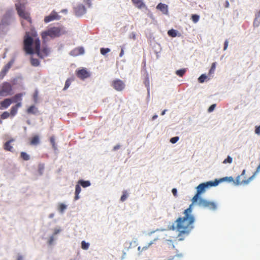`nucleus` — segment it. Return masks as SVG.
Here are the masks:
<instances>
[{
	"mask_svg": "<svg viewBox=\"0 0 260 260\" xmlns=\"http://www.w3.org/2000/svg\"><path fill=\"white\" fill-rule=\"evenodd\" d=\"M75 11L76 15L80 16L86 13V9L83 5H80L75 8Z\"/></svg>",
	"mask_w": 260,
	"mask_h": 260,
	"instance_id": "nucleus-17",
	"label": "nucleus"
},
{
	"mask_svg": "<svg viewBox=\"0 0 260 260\" xmlns=\"http://www.w3.org/2000/svg\"><path fill=\"white\" fill-rule=\"evenodd\" d=\"M58 238L50 235L46 239V244L49 247H52L55 245Z\"/></svg>",
	"mask_w": 260,
	"mask_h": 260,
	"instance_id": "nucleus-15",
	"label": "nucleus"
},
{
	"mask_svg": "<svg viewBox=\"0 0 260 260\" xmlns=\"http://www.w3.org/2000/svg\"><path fill=\"white\" fill-rule=\"evenodd\" d=\"M81 191V188L80 187V185L78 184V182L77 183V184L75 186V193H79Z\"/></svg>",
	"mask_w": 260,
	"mask_h": 260,
	"instance_id": "nucleus-43",
	"label": "nucleus"
},
{
	"mask_svg": "<svg viewBox=\"0 0 260 260\" xmlns=\"http://www.w3.org/2000/svg\"><path fill=\"white\" fill-rule=\"evenodd\" d=\"M67 209V206L63 203H58L57 206V210L59 213L62 214Z\"/></svg>",
	"mask_w": 260,
	"mask_h": 260,
	"instance_id": "nucleus-20",
	"label": "nucleus"
},
{
	"mask_svg": "<svg viewBox=\"0 0 260 260\" xmlns=\"http://www.w3.org/2000/svg\"><path fill=\"white\" fill-rule=\"evenodd\" d=\"M110 51V49L109 48H101V53L102 55H104L106 53H109Z\"/></svg>",
	"mask_w": 260,
	"mask_h": 260,
	"instance_id": "nucleus-39",
	"label": "nucleus"
},
{
	"mask_svg": "<svg viewBox=\"0 0 260 260\" xmlns=\"http://www.w3.org/2000/svg\"><path fill=\"white\" fill-rule=\"evenodd\" d=\"M77 75L80 79L84 80L89 77L90 73L86 69L82 68L77 71Z\"/></svg>",
	"mask_w": 260,
	"mask_h": 260,
	"instance_id": "nucleus-11",
	"label": "nucleus"
},
{
	"mask_svg": "<svg viewBox=\"0 0 260 260\" xmlns=\"http://www.w3.org/2000/svg\"><path fill=\"white\" fill-rule=\"evenodd\" d=\"M120 147V145H117L116 146H115L114 147H113V150L114 151H116L117 150H118V149H119Z\"/></svg>",
	"mask_w": 260,
	"mask_h": 260,
	"instance_id": "nucleus-58",
	"label": "nucleus"
},
{
	"mask_svg": "<svg viewBox=\"0 0 260 260\" xmlns=\"http://www.w3.org/2000/svg\"><path fill=\"white\" fill-rule=\"evenodd\" d=\"M78 184L81 185L83 187H87L90 186L91 183L89 181H84L83 180H80L78 181Z\"/></svg>",
	"mask_w": 260,
	"mask_h": 260,
	"instance_id": "nucleus-23",
	"label": "nucleus"
},
{
	"mask_svg": "<svg viewBox=\"0 0 260 260\" xmlns=\"http://www.w3.org/2000/svg\"><path fill=\"white\" fill-rule=\"evenodd\" d=\"M25 256L21 253H18L16 255V260H25Z\"/></svg>",
	"mask_w": 260,
	"mask_h": 260,
	"instance_id": "nucleus-40",
	"label": "nucleus"
},
{
	"mask_svg": "<svg viewBox=\"0 0 260 260\" xmlns=\"http://www.w3.org/2000/svg\"><path fill=\"white\" fill-rule=\"evenodd\" d=\"M112 87L118 91H121L125 88L124 82L119 79L114 80L112 82Z\"/></svg>",
	"mask_w": 260,
	"mask_h": 260,
	"instance_id": "nucleus-10",
	"label": "nucleus"
},
{
	"mask_svg": "<svg viewBox=\"0 0 260 260\" xmlns=\"http://www.w3.org/2000/svg\"><path fill=\"white\" fill-rule=\"evenodd\" d=\"M207 79L208 77L206 74H202L199 77L198 81L200 83H203Z\"/></svg>",
	"mask_w": 260,
	"mask_h": 260,
	"instance_id": "nucleus-30",
	"label": "nucleus"
},
{
	"mask_svg": "<svg viewBox=\"0 0 260 260\" xmlns=\"http://www.w3.org/2000/svg\"><path fill=\"white\" fill-rule=\"evenodd\" d=\"M69 84H68V83L67 82H66L64 89L68 88L69 87Z\"/></svg>",
	"mask_w": 260,
	"mask_h": 260,
	"instance_id": "nucleus-62",
	"label": "nucleus"
},
{
	"mask_svg": "<svg viewBox=\"0 0 260 260\" xmlns=\"http://www.w3.org/2000/svg\"><path fill=\"white\" fill-rule=\"evenodd\" d=\"M224 45V46L223 48V50L225 51L227 49L228 46H229V41L227 40L225 41Z\"/></svg>",
	"mask_w": 260,
	"mask_h": 260,
	"instance_id": "nucleus-49",
	"label": "nucleus"
},
{
	"mask_svg": "<svg viewBox=\"0 0 260 260\" xmlns=\"http://www.w3.org/2000/svg\"><path fill=\"white\" fill-rule=\"evenodd\" d=\"M51 233L50 235L58 238V235L62 232V229L59 225L55 226L51 229Z\"/></svg>",
	"mask_w": 260,
	"mask_h": 260,
	"instance_id": "nucleus-16",
	"label": "nucleus"
},
{
	"mask_svg": "<svg viewBox=\"0 0 260 260\" xmlns=\"http://www.w3.org/2000/svg\"><path fill=\"white\" fill-rule=\"evenodd\" d=\"M16 103L17 104H16V105H15V106L16 107V108L18 109V108L21 107L22 104H21V101H19V102H16Z\"/></svg>",
	"mask_w": 260,
	"mask_h": 260,
	"instance_id": "nucleus-52",
	"label": "nucleus"
},
{
	"mask_svg": "<svg viewBox=\"0 0 260 260\" xmlns=\"http://www.w3.org/2000/svg\"><path fill=\"white\" fill-rule=\"evenodd\" d=\"M172 192L174 197H177V190L176 188H174L172 190Z\"/></svg>",
	"mask_w": 260,
	"mask_h": 260,
	"instance_id": "nucleus-48",
	"label": "nucleus"
},
{
	"mask_svg": "<svg viewBox=\"0 0 260 260\" xmlns=\"http://www.w3.org/2000/svg\"><path fill=\"white\" fill-rule=\"evenodd\" d=\"M43 169H44L43 166H40L39 167V172H40V174H42Z\"/></svg>",
	"mask_w": 260,
	"mask_h": 260,
	"instance_id": "nucleus-55",
	"label": "nucleus"
},
{
	"mask_svg": "<svg viewBox=\"0 0 260 260\" xmlns=\"http://www.w3.org/2000/svg\"><path fill=\"white\" fill-rule=\"evenodd\" d=\"M199 200H196L195 201H193V197L191 199L192 203L189 206V207L184 211L183 214L184 215H188L189 216H194L192 214L193 207L194 205H198V202Z\"/></svg>",
	"mask_w": 260,
	"mask_h": 260,
	"instance_id": "nucleus-12",
	"label": "nucleus"
},
{
	"mask_svg": "<svg viewBox=\"0 0 260 260\" xmlns=\"http://www.w3.org/2000/svg\"><path fill=\"white\" fill-rule=\"evenodd\" d=\"M16 8L18 15L22 19L26 20L29 23L31 22V19L29 13L26 10L24 5L20 4H16Z\"/></svg>",
	"mask_w": 260,
	"mask_h": 260,
	"instance_id": "nucleus-7",
	"label": "nucleus"
},
{
	"mask_svg": "<svg viewBox=\"0 0 260 260\" xmlns=\"http://www.w3.org/2000/svg\"><path fill=\"white\" fill-rule=\"evenodd\" d=\"M40 143V140L39 136L36 135L32 138L30 144L32 145H37Z\"/></svg>",
	"mask_w": 260,
	"mask_h": 260,
	"instance_id": "nucleus-22",
	"label": "nucleus"
},
{
	"mask_svg": "<svg viewBox=\"0 0 260 260\" xmlns=\"http://www.w3.org/2000/svg\"><path fill=\"white\" fill-rule=\"evenodd\" d=\"M55 216V213H51L48 215V218L49 219H52Z\"/></svg>",
	"mask_w": 260,
	"mask_h": 260,
	"instance_id": "nucleus-54",
	"label": "nucleus"
},
{
	"mask_svg": "<svg viewBox=\"0 0 260 260\" xmlns=\"http://www.w3.org/2000/svg\"><path fill=\"white\" fill-rule=\"evenodd\" d=\"M12 87L9 83H4L0 86V96H7L12 94Z\"/></svg>",
	"mask_w": 260,
	"mask_h": 260,
	"instance_id": "nucleus-9",
	"label": "nucleus"
},
{
	"mask_svg": "<svg viewBox=\"0 0 260 260\" xmlns=\"http://www.w3.org/2000/svg\"><path fill=\"white\" fill-rule=\"evenodd\" d=\"M58 15L56 13H52L49 16H46L44 19L46 23L49 22L54 20L58 19Z\"/></svg>",
	"mask_w": 260,
	"mask_h": 260,
	"instance_id": "nucleus-18",
	"label": "nucleus"
},
{
	"mask_svg": "<svg viewBox=\"0 0 260 260\" xmlns=\"http://www.w3.org/2000/svg\"><path fill=\"white\" fill-rule=\"evenodd\" d=\"M14 141V139H12L6 142L4 144V149L9 151L12 152L13 151V146L11 145V143Z\"/></svg>",
	"mask_w": 260,
	"mask_h": 260,
	"instance_id": "nucleus-19",
	"label": "nucleus"
},
{
	"mask_svg": "<svg viewBox=\"0 0 260 260\" xmlns=\"http://www.w3.org/2000/svg\"><path fill=\"white\" fill-rule=\"evenodd\" d=\"M124 50L123 49H121V52L119 54V56L121 57H122L124 55Z\"/></svg>",
	"mask_w": 260,
	"mask_h": 260,
	"instance_id": "nucleus-59",
	"label": "nucleus"
},
{
	"mask_svg": "<svg viewBox=\"0 0 260 260\" xmlns=\"http://www.w3.org/2000/svg\"><path fill=\"white\" fill-rule=\"evenodd\" d=\"M166 231V229H156L155 230V231Z\"/></svg>",
	"mask_w": 260,
	"mask_h": 260,
	"instance_id": "nucleus-64",
	"label": "nucleus"
},
{
	"mask_svg": "<svg viewBox=\"0 0 260 260\" xmlns=\"http://www.w3.org/2000/svg\"><path fill=\"white\" fill-rule=\"evenodd\" d=\"M90 246V243L89 242H86L85 241H82L81 242V248L82 249L87 250L89 249Z\"/></svg>",
	"mask_w": 260,
	"mask_h": 260,
	"instance_id": "nucleus-29",
	"label": "nucleus"
},
{
	"mask_svg": "<svg viewBox=\"0 0 260 260\" xmlns=\"http://www.w3.org/2000/svg\"><path fill=\"white\" fill-rule=\"evenodd\" d=\"M233 158L231 156L229 155V156H228L227 158L223 160V163L224 164H228V163L232 164L233 162Z\"/></svg>",
	"mask_w": 260,
	"mask_h": 260,
	"instance_id": "nucleus-35",
	"label": "nucleus"
},
{
	"mask_svg": "<svg viewBox=\"0 0 260 260\" xmlns=\"http://www.w3.org/2000/svg\"><path fill=\"white\" fill-rule=\"evenodd\" d=\"M134 6L140 10L147 9V6L143 0H131Z\"/></svg>",
	"mask_w": 260,
	"mask_h": 260,
	"instance_id": "nucleus-13",
	"label": "nucleus"
},
{
	"mask_svg": "<svg viewBox=\"0 0 260 260\" xmlns=\"http://www.w3.org/2000/svg\"><path fill=\"white\" fill-rule=\"evenodd\" d=\"M225 181H233V178L232 177H226L219 180L215 179L214 181H210L200 183L196 187L197 192L193 196V201H195L196 200H200V199H203L201 197V195L204 194L208 189L211 187L216 186L219 183Z\"/></svg>",
	"mask_w": 260,
	"mask_h": 260,
	"instance_id": "nucleus-3",
	"label": "nucleus"
},
{
	"mask_svg": "<svg viewBox=\"0 0 260 260\" xmlns=\"http://www.w3.org/2000/svg\"><path fill=\"white\" fill-rule=\"evenodd\" d=\"M40 41L36 32H32L31 35L26 32L24 38V49L27 54L36 53L40 58H43L49 53L47 48L40 50Z\"/></svg>",
	"mask_w": 260,
	"mask_h": 260,
	"instance_id": "nucleus-1",
	"label": "nucleus"
},
{
	"mask_svg": "<svg viewBox=\"0 0 260 260\" xmlns=\"http://www.w3.org/2000/svg\"><path fill=\"white\" fill-rule=\"evenodd\" d=\"M215 68H216V63L214 62L212 64V66H211V69H210V70L209 71V74H212L214 73V72L215 71Z\"/></svg>",
	"mask_w": 260,
	"mask_h": 260,
	"instance_id": "nucleus-41",
	"label": "nucleus"
},
{
	"mask_svg": "<svg viewBox=\"0 0 260 260\" xmlns=\"http://www.w3.org/2000/svg\"><path fill=\"white\" fill-rule=\"evenodd\" d=\"M84 2L87 5L89 6L90 4L91 0H84Z\"/></svg>",
	"mask_w": 260,
	"mask_h": 260,
	"instance_id": "nucleus-60",
	"label": "nucleus"
},
{
	"mask_svg": "<svg viewBox=\"0 0 260 260\" xmlns=\"http://www.w3.org/2000/svg\"><path fill=\"white\" fill-rule=\"evenodd\" d=\"M17 110L18 109L15 106L12 107L10 110V114L12 117L14 116L16 114Z\"/></svg>",
	"mask_w": 260,
	"mask_h": 260,
	"instance_id": "nucleus-31",
	"label": "nucleus"
},
{
	"mask_svg": "<svg viewBox=\"0 0 260 260\" xmlns=\"http://www.w3.org/2000/svg\"><path fill=\"white\" fill-rule=\"evenodd\" d=\"M138 251L139 252V255H140L142 253V252L144 251V250L143 249V247H142L141 246H139L138 247Z\"/></svg>",
	"mask_w": 260,
	"mask_h": 260,
	"instance_id": "nucleus-51",
	"label": "nucleus"
},
{
	"mask_svg": "<svg viewBox=\"0 0 260 260\" xmlns=\"http://www.w3.org/2000/svg\"><path fill=\"white\" fill-rule=\"evenodd\" d=\"M215 107H216V104H212V105H211L209 107V108L208 110V112H212L215 109Z\"/></svg>",
	"mask_w": 260,
	"mask_h": 260,
	"instance_id": "nucleus-46",
	"label": "nucleus"
},
{
	"mask_svg": "<svg viewBox=\"0 0 260 260\" xmlns=\"http://www.w3.org/2000/svg\"><path fill=\"white\" fill-rule=\"evenodd\" d=\"M156 8L160 10L164 14L168 13V6L165 4L160 3L157 6Z\"/></svg>",
	"mask_w": 260,
	"mask_h": 260,
	"instance_id": "nucleus-21",
	"label": "nucleus"
},
{
	"mask_svg": "<svg viewBox=\"0 0 260 260\" xmlns=\"http://www.w3.org/2000/svg\"><path fill=\"white\" fill-rule=\"evenodd\" d=\"M256 174L254 173L253 175L249 177L247 180H243L242 181V185H245L248 184L251 181H252L256 176Z\"/></svg>",
	"mask_w": 260,
	"mask_h": 260,
	"instance_id": "nucleus-25",
	"label": "nucleus"
},
{
	"mask_svg": "<svg viewBox=\"0 0 260 260\" xmlns=\"http://www.w3.org/2000/svg\"><path fill=\"white\" fill-rule=\"evenodd\" d=\"M165 240L166 241L169 242L170 244H172L173 247L174 248L175 246H174V244L173 243V241L171 239H166Z\"/></svg>",
	"mask_w": 260,
	"mask_h": 260,
	"instance_id": "nucleus-57",
	"label": "nucleus"
},
{
	"mask_svg": "<svg viewBox=\"0 0 260 260\" xmlns=\"http://www.w3.org/2000/svg\"><path fill=\"white\" fill-rule=\"evenodd\" d=\"M195 220L194 216L184 215V217L178 218L171 225H169L168 229L177 231L179 232L178 237L182 234L187 235L194 228Z\"/></svg>",
	"mask_w": 260,
	"mask_h": 260,
	"instance_id": "nucleus-2",
	"label": "nucleus"
},
{
	"mask_svg": "<svg viewBox=\"0 0 260 260\" xmlns=\"http://www.w3.org/2000/svg\"><path fill=\"white\" fill-rule=\"evenodd\" d=\"M23 94L19 93L15 95L11 98H7L2 101L0 103V109H5L8 108L13 102L21 101Z\"/></svg>",
	"mask_w": 260,
	"mask_h": 260,
	"instance_id": "nucleus-6",
	"label": "nucleus"
},
{
	"mask_svg": "<svg viewBox=\"0 0 260 260\" xmlns=\"http://www.w3.org/2000/svg\"><path fill=\"white\" fill-rule=\"evenodd\" d=\"M256 174L254 173L253 175L249 177L247 180H243L242 181V185H245L248 184L251 181H252L256 176Z\"/></svg>",
	"mask_w": 260,
	"mask_h": 260,
	"instance_id": "nucleus-26",
	"label": "nucleus"
},
{
	"mask_svg": "<svg viewBox=\"0 0 260 260\" xmlns=\"http://www.w3.org/2000/svg\"><path fill=\"white\" fill-rule=\"evenodd\" d=\"M185 69H181V70H177L176 72V74L178 76H182L183 75V74L185 73Z\"/></svg>",
	"mask_w": 260,
	"mask_h": 260,
	"instance_id": "nucleus-42",
	"label": "nucleus"
},
{
	"mask_svg": "<svg viewBox=\"0 0 260 260\" xmlns=\"http://www.w3.org/2000/svg\"><path fill=\"white\" fill-rule=\"evenodd\" d=\"M127 198V194L126 193H124L120 198V200L121 202H124Z\"/></svg>",
	"mask_w": 260,
	"mask_h": 260,
	"instance_id": "nucleus-47",
	"label": "nucleus"
},
{
	"mask_svg": "<svg viewBox=\"0 0 260 260\" xmlns=\"http://www.w3.org/2000/svg\"><path fill=\"white\" fill-rule=\"evenodd\" d=\"M66 32L63 27H53L48 29L41 34L42 38L44 41L50 39L58 37Z\"/></svg>",
	"mask_w": 260,
	"mask_h": 260,
	"instance_id": "nucleus-4",
	"label": "nucleus"
},
{
	"mask_svg": "<svg viewBox=\"0 0 260 260\" xmlns=\"http://www.w3.org/2000/svg\"><path fill=\"white\" fill-rule=\"evenodd\" d=\"M31 63L34 66H38L39 64V60L34 58H31Z\"/></svg>",
	"mask_w": 260,
	"mask_h": 260,
	"instance_id": "nucleus-38",
	"label": "nucleus"
},
{
	"mask_svg": "<svg viewBox=\"0 0 260 260\" xmlns=\"http://www.w3.org/2000/svg\"><path fill=\"white\" fill-rule=\"evenodd\" d=\"M240 178H241V176L239 175L236 177L235 181L233 180V181H232L231 182L233 181L234 184L236 186L242 184V181H240Z\"/></svg>",
	"mask_w": 260,
	"mask_h": 260,
	"instance_id": "nucleus-32",
	"label": "nucleus"
},
{
	"mask_svg": "<svg viewBox=\"0 0 260 260\" xmlns=\"http://www.w3.org/2000/svg\"><path fill=\"white\" fill-rule=\"evenodd\" d=\"M28 114H36L38 112V109L35 106H31L27 110Z\"/></svg>",
	"mask_w": 260,
	"mask_h": 260,
	"instance_id": "nucleus-28",
	"label": "nucleus"
},
{
	"mask_svg": "<svg viewBox=\"0 0 260 260\" xmlns=\"http://www.w3.org/2000/svg\"><path fill=\"white\" fill-rule=\"evenodd\" d=\"M157 239H158V238H156L154 239L153 240H152L150 242L148 243L147 244H148V246H150L151 245H152L154 243V242L155 241H156Z\"/></svg>",
	"mask_w": 260,
	"mask_h": 260,
	"instance_id": "nucleus-53",
	"label": "nucleus"
},
{
	"mask_svg": "<svg viewBox=\"0 0 260 260\" xmlns=\"http://www.w3.org/2000/svg\"><path fill=\"white\" fill-rule=\"evenodd\" d=\"M178 137H175L170 139V142L172 144H175L178 141Z\"/></svg>",
	"mask_w": 260,
	"mask_h": 260,
	"instance_id": "nucleus-45",
	"label": "nucleus"
},
{
	"mask_svg": "<svg viewBox=\"0 0 260 260\" xmlns=\"http://www.w3.org/2000/svg\"><path fill=\"white\" fill-rule=\"evenodd\" d=\"M168 34L172 37H175L177 36V31L174 29H170L168 31Z\"/></svg>",
	"mask_w": 260,
	"mask_h": 260,
	"instance_id": "nucleus-33",
	"label": "nucleus"
},
{
	"mask_svg": "<svg viewBox=\"0 0 260 260\" xmlns=\"http://www.w3.org/2000/svg\"><path fill=\"white\" fill-rule=\"evenodd\" d=\"M253 25L255 27H258L260 25V11L256 15L253 22Z\"/></svg>",
	"mask_w": 260,
	"mask_h": 260,
	"instance_id": "nucleus-27",
	"label": "nucleus"
},
{
	"mask_svg": "<svg viewBox=\"0 0 260 260\" xmlns=\"http://www.w3.org/2000/svg\"><path fill=\"white\" fill-rule=\"evenodd\" d=\"M149 247L150 246H148V244H147L145 246H143V247L144 251H146L149 248Z\"/></svg>",
	"mask_w": 260,
	"mask_h": 260,
	"instance_id": "nucleus-61",
	"label": "nucleus"
},
{
	"mask_svg": "<svg viewBox=\"0 0 260 260\" xmlns=\"http://www.w3.org/2000/svg\"><path fill=\"white\" fill-rule=\"evenodd\" d=\"M14 62V60L13 59H11L5 67L3 68L0 73V76L3 78L10 69L12 64Z\"/></svg>",
	"mask_w": 260,
	"mask_h": 260,
	"instance_id": "nucleus-14",
	"label": "nucleus"
},
{
	"mask_svg": "<svg viewBox=\"0 0 260 260\" xmlns=\"http://www.w3.org/2000/svg\"><path fill=\"white\" fill-rule=\"evenodd\" d=\"M72 53L74 55H81L83 54L84 53V50L83 48H78L75 49Z\"/></svg>",
	"mask_w": 260,
	"mask_h": 260,
	"instance_id": "nucleus-24",
	"label": "nucleus"
},
{
	"mask_svg": "<svg viewBox=\"0 0 260 260\" xmlns=\"http://www.w3.org/2000/svg\"><path fill=\"white\" fill-rule=\"evenodd\" d=\"M10 116H11L10 113H9L8 112L6 111V112H3L2 114L1 118L3 119H6L8 118L9 117H10Z\"/></svg>",
	"mask_w": 260,
	"mask_h": 260,
	"instance_id": "nucleus-34",
	"label": "nucleus"
},
{
	"mask_svg": "<svg viewBox=\"0 0 260 260\" xmlns=\"http://www.w3.org/2000/svg\"><path fill=\"white\" fill-rule=\"evenodd\" d=\"M21 156L23 159L25 160H27L29 159V156L24 152L21 153Z\"/></svg>",
	"mask_w": 260,
	"mask_h": 260,
	"instance_id": "nucleus-37",
	"label": "nucleus"
},
{
	"mask_svg": "<svg viewBox=\"0 0 260 260\" xmlns=\"http://www.w3.org/2000/svg\"><path fill=\"white\" fill-rule=\"evenodd\" d=\"M75 196L74 198L75 200H78L80 198L79 193H75Z\"/></svg>",
	"mask_w": 260,
	"mask_h": 260,
	"instance_id": "nucleus-56",
	"label": "nucleus"
},
{
	"mask_svg": "<svg viewBox=\"0 0 260 260\" xmlns=\"http://www.w3.org/2000/svg\"><path fill=\"white\" fill-rule=\"evenodd\" d=\"M50 142H51V143L52 144V147L53 148V149L54 150H56V146H55V139L53 137L51 138Z\"/></svg>",
	"mask_w": 260,
	"mask_h": 260,
	"instance_id": "nucleus-44",
	"label": "nucleus"
},
{
	"mask_svg": "<svg viewBox=\"0 0 260 260\" xmlns=\"http://www.w3.org/2000/svg\"><path fill=\"white\" fill-rule=\"evenodd\" d=\"M255 133L258 136H260V125L256 127L255 130Z\"/></svg>",
	"mask_w": 260,
	"mask_h": 260,
	"instance_id": "nucleus-50",
	"label": "nucleus"
},
{
	"mask_svg": "<svg viewBox=\"0 0 260 260\" xmlns=\"http://www.w3.org/2000/svg\"><path fill=\"white\" fill-rule=\"evenodd\" d=\"M199 19H200L199 15H198L196 14H193L191 16V19H192V21L195 23H196L197 22H198L199 21Z\"/></svg>",
	"mask_w": 260,
	"mask_h": 260,
	"instance_id": "nucleus-36",
	"label": "nucleus"
},
{
	"mask_svg": "<svg viewBox=\"0 0 260 260\" xmlns=\"http://www.w3.org/2000/svg\"><path fill=\"white\" fill-rule=\"evenodd\" d=\"M14 13L12 10H8L0 21V29H3L10 25L14 20Z\"/></svg>",
	"mask_w": 260,
	"mask_h": 260,
	"instance_id": "nucleus-5",
	"label": "nucleus"
},
{
	"mask_svg": "<svg viewBox=\"0 0 260 260\" xmlns=\"http://www.w3.org/2000/svg\"><path fill=\"white\" fill-rule=\"evenodd\" d=\"M246 174V171L245 170H243L242 172V174L241 175H240L241 176H245Z\"/></svg>",
	"mask_w": 260,
	"mask_h": 260,
	"instance_id": "nucleus-63",
	"label": "nucleus"
},
{
	"mask_svg": "<svg viewBox=\"0 0 260 260\" xmlns=\"http://www.w3.org/2000/svg\"><path fill=\"white\" fill-rule=\"evenodd\" d=\"M198 206L209 210L215 211L217 209V204L215 202L209 201L205 199H200L198 202Z\"/></svg>",
	"mask_w": 260,
	"mask_h": 260,
	"instance_id": "nucleus-8",
	"label": "nucleus"
}]
</instances>
